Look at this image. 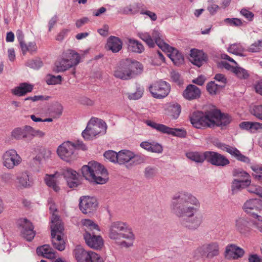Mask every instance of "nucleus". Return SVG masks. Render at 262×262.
Wrapping results in <instances>:
<instances>
[{"instance_id": "obj_32", "label": "nucleus", "mask_w": 262, "mask_h": 262, "mask_svg": "<svg viewBox=\"0 0 262 262\" xmlns=\"http://www.w3.org/2000/svg\"><path fill=\"white\" fill-rule=\"evenodd\" d=\"M81 224L85 231L84 233H92V232H95V230L97 231L100 230L98 225L91 220H82Z\"/></svg>"}, {"instance_id": "obj_37", "label": "nucleus", "mask_w": 262, "mask_h": 262, "mask_svg": "<svg viewBox=\"0 0 262 262\" xmlns=\"http://www.w3.org/2000/svg\"><path fill=\"white\" fill-rule=\"evenodd\" d=\"M32 129L31 127L27 126L24 128H16L12 131L11 135L16 139L26 138L27 136V132Z\"/></svg>"}, {"instance_id": "obj_1", "label": "nucleus", "mask_w": 262, "mask_h": 262, "mask_svg": "<svg viewBox=\"0 0 262 262\" xmlns=\"http://www.w3.org/2000/svg\"><path fill=\"white\" fill-rule=\"evenodd\" d=\"M170 208L172 212L181 218V224L190 229H197L203 222V215L198 212L200 208L199 200L191 193L180 191L172 197Z\"/></svg>"}, {"instance_id": "obj_42", "label": "nucleus", "mask_w": 262, "mask_h": 262, "mask_svg": "<svg viewBox=\"0 0 262 262\" xmlns=\"http://www.w3.org/2000/svg\"><path fill=\"white\" fill-rule=\"evenodd\" d=\"M244 49L240 43L231 44L228 49V51L235 55H242Z\"/></svg>"}, {"instance_id": "obj_13", "label": "nucleus", "mask_w": 262, "mask_h": 262, "mask_svg": "<svg viewBox=\"0 0 262 262\" xmlns=\"http://www.w3.org/2000/svg\"><path fill=\"white\" fill-rule=\"evenodd\" d=\"M198 250L202 256L209 259H211L220 254V246L216 242L204 244Z\"/></svg>"}, {"instance_id": "obj_25", "label": "nucleus", "mask_w": 262, "mask_h": 262, "mask_svg": "<svg viewBox=\"0 0 262 262\" xmlns=\"http://www.w3.org/2000/svg\"><path fill=\"white\" fill-rule=\"evenodd\" d=\"M249 221L244 218H239L235 221V230L242 234L245 235L250 230Z\"/></svg>"}, {"instance_id": "obj_61", "label": "nucleus", "mask_w": 262, "mask_h": 262, "mask_svg": "<svg viewBox=\"0 0 262 262\" xmlns=\"http://www.w3.org/2000/svg\"><path fill=\"white\" fill-rule=\"evenodd\" d=\"M241 14L250 21L252 20L254 17V14L246 9H242Z\"/></svg>"}, {"instance_id": "obj_26", "label": "nucleus", "mask_w": 262, "mask_h": 262, "mask_svg": "<svg viewBox=\"0 0 262 262\" xmlns=\"http://www.w3.org/2000/svg\"><path fill=\"white\" fill-rule=\"evenodd\" d=\"M80 56L74 51L68 50L67 51V70L68 68L75 67L80 62Z\"/></svg>"}, {"instance_id": "obj_49", "label": "nucleus", "mask_w": 262, "mask_h": 262, "mask_svg": "<svg viewBox=\"0 0 262 262\" xmlns=\"http://www.w3.org/2000/svg\"><path fill=\"white\" fill-rule=\"evenodd\" d=\"M53 70L57 72L64 71L66 70V60L61 59L57 60Z\"/></svg>"}, {"instance_id": "obj_57", "label": "nucleus", "mask_w": 262, "mask_h": 262, "mask_svg": "<svg viewBox=\"0 0 262 262\" xmlns=\"http://www.w3.org/2000/svg\"><path fill=\"white\" fill-rule=\"evenodd\" d=\"M142 95L143 91L140 89H137L135 93L129 94L128 98L130 100H138L142 97Z\"/></svg>"}, {"instance_id": "obj_48", "label": "nucleus", "mask_w": 262, "mask_h": 262, "mask_svg": "<svg viewBox=\"0 0 262 262\" xmlns=\"http://www.w3.org/2000/svg\"><path fill=\"white\" fill-rule=\"evenodd\" d=\"M133 158L130 160V162L128 165H127L128 168L131 167L133 166L141 164L144 161L143 157L139 155H136L133 152Z\"/></svg>"}, {"instance_id": "obj_15", "label": "nucleus", "mask_w": 262, "mask_h": 262, "mask_svg": "<svg viewBox=\"0 0 262 262\" xmlns=\"http://www.w3.org/2000/svg\"><path fill=\"white\" fill-rule=\"evenodd\" d=\"M207 161L213 165L225 167L230 164L229 160L224 155L214 151H207Z\"/></svg>"}, {"instance_id": "obj_64", "label": "nucleus", "mask_w": 262, "mask_h": 262, "mask_svg": "<svg viewBox=\"0 0 262 262\" xmlns=\"http://www.w3.org/2000/svg\"><path fill=\"white\" fill-rule=\"evenodd\" d=\"M249 262H262V259L257 254H251L249 257Z\"/></svg>"}, {"instance_id": "obj_54", "label": "nucleus", "mask_w": 262, "mask_h": 262, "mask_svg": "<svg viewBox=\"0 0 262 262\" xmlns=\"http://www.w3.org/2000/svg\"><path fill=\"white\" fill-rule=\"evenodd\" d=\"M149 151L160 154L163 151V147L158 143L152 142L151 143V147Z\"/></svg>"}, {"instance_id": "obj_34", "label": "nucleus", "mask_w": 262, "mask_h": 262, "mask_svg": "<svg viewBox=\"0 0 262 262\" xmlns=\"http://www.w3.org/2000/svg\"><path fill=\"white\" fill-rule=\"evenodd\" d=\"M128 49L131 52L141 53L144 50V48L139 41L129 38L128 39Z\"/></svg>"}, {"instance_id": "obj_40", "label": "nucleus", "mask_w": 262, "mask_h": 262, "mask_svg": "<svg viewBox=\"0 0 262 262\" xmlns=\"http://www.w3.org/2000/svg\"><path fill=\"white\" fill-rule=\"evenodd\" d=\"M223 88V85L216 84L214 81H210L206 85L207 90L211 95H215L217 94Z\"/></svg>"}, {"instance_id": "obj_53", "label": "nucleus", "mask_w": 262, "mask_h": 262, "mask_svg": "<svg viewBox=\"0 0 262 262\" xmlns=\"http://www.w3.org/2000/svg\"><path fill=\"white\" fill-rule=\"evenodd\" d=\"M225 22L232 26L238 27L243 25V22L240 19L237 18H226Z\"/></svg>"}, {"instance_id": "obj_24", "label": "nucleus", "mask_w": 262, "mask_h": 262, "mask_svg": "<svg viewBox=\"0 0 262 262\" xmlns=\"http://www.w3.org/2000/svg\"><path fill=\"white\" fill-rule=\"evenodd\" d=\"M67 162L73 160L76 158L74 151L77 147H80L82 150H86L85 145L82 142L75 144L70 141H67Z\"/></svg>"}, {"instance_id": "obj_45", "label": "nucleus", "mask_w": 262, "mask_h": 262, "mask_svg": "<svg viewBox=\"0 0 262 262\" xmlns=\"http://www.w3.org/2000/svg\"><path fill=\"white\" fill-rule=\"evenodd\" d=\"M139 36L142 40L144 41L149 47L152 48L154 47L155 42L151 38V35L148 33H139Z\"/></svg>"}, {"instance_id": "obj_41", "label": "nucleus", "mask_w": 262, "mask_h": 262, "mask_svg": "<svg viewBox=\"0 0 262 262\" xmlns=\"http://www.w3.org/2000/svg\"><path fill=\"white\" fill-rule=\"evenodd\" d=\"M17 179L20 186L23 187H28L31 185L29 174L27 171L19 173L17 177Z\"/></svg>"}, {"instance_id": "obj_58", "label": "nucleus", "mask_w": 262, "mask_h": 262, "mask_svg": "<svg viewBox=\"0 0 262 262\" xmlns=\"http://www.w3.org/2000/svg\"><path fill=\"white\" fill-rule=\"evenodd\" d=\"M57 153L58 156L64 160L66 158V146L64 143L61 144L57 148Z\"/></svg>"}, {"instance_id": "obj_9", "label": "nucleus", "mask_w": 262, "mask_h": 262, "mask_svg": "<svg viewBox=\"0 0 262 262\" xmlns=\"http://www.w3.org/2000/svg\"><path fill=\"white\" fill-rule=\"evenodd\" d=\"M51 235L52 237V243L54 247L59 251H62L65 249V242L61 235L64 230L63 226L60 224V222L52 219V225H51Z\"/></svg>"}, {"instance_id": "obj_18", "label": "nucleus", "mask_w": 262, "mask_h": 262, "mask_svg": "<svg viewBox=\"0 0 262 262\" xmlns=\"http://www.w3.org/2000/svg\"><path fill=\"white\" fill-rule=\"evenodd\" d=\"M211 127L214 126H225L228 124L231 119L229 115L222 114L216 109H212Z\"/></svg>"}, {"instance_id": "obj_60", "label": "nucleus", "mask_w": 262, "mask_h": 262, "mask_svg": "<svg viewBox=\"0 0 262 262\" xmlns=\"http://www.w3.org/2000/svg\"><path fill=\"white\" fill-rule=\"evenodd\" d=\"M248 191L250 193H255L260 196L262 194V188L259 186H251L249 187Z\"/></svg>"}, {"instance_id": "obj_33", "label": "nucleus", "mask_w": 262, "mask_h": 262, "mask_svg": "<svg viewBox=\"0 0 262 262\" xmlns=\"http://www.w3.org/2000/svg\"><path fill=\"white\" fill-rule=\"evenodd\" d=\"M133 152L128 150H122L118 152V163L119 164H128L133 158Z\"/></svg>"}, {"instance_id": "obj_2", "label": "nucleus", "mask_w": 262, "mask_h": 262, "mask_svg": "<svg viewBox=\"0 0 262 262\" xmlns=\"http://www.w3.org/2000/svg\"><path fill=\"white\" fill-rule=\"evenodd\" d=\"M142 64L139 62L130 59L121 61L115 68L113 75L118 79L128 80L142 73Z\"/></svg>"}, {"instance_id": "obj_27", "label": "nucleus", "mask_w": 262, "mask_h": 262, "mask_svg": "<svg viewBox=\"0 0 262 262\" xmlns=\"http://www.w3.org/2000/svg\"><path fill=\"white\" fill-rule=\"evenodd\" d=\"M106 47L113 53H117L122 49V42L118 37L112 36L107 39Z\"/></svg>"}, {"instance_id": "obj_52", "label": "nucleus", "mask_w": 262, "mask_h": 262, "mask_svg": "<svg viewBox=\"0 0 262 262\" xmlns=\"http://www.w3.org/2000/svg\"><path fill=\"white\" fill-rule=\"evenodd\" d=\"M61 77L59 75L55 76L52 75H48L46 77V82L48 84H57L61 81Z\"/></svg>"}, {"instance_id": "obj_28", "label": "nucleus", "mask_w": 262, "mask_h": 262, "mask_svg": "<svg viewBox=\"0 0 262 262\" xmlns=\"http://www.w3.org/2000/svg\"><path fill=\"white\" fill-rule=\"evenodd\" d=\"M201 94L200 89L195 85H189L183 92V96L188 100L195 99L199 97Z\"/></svg>"}, {"instance_id": "obj_17", "label": "nucleus", "mask_w": 262, "mask_h": 262, "mask_svg": "<svg viewBox=\"0 0 262 262\" xmlns=\"http://www.w3.org/2000/svg\"><path fill=\"white\" fill-rule=\"evenodd\" d=\"M83 238L86 244L91 248L98 250L104 245V241L100 235H96L95 232L84 233Z\"/></svg>"}, {"instance_id": "obj_63", "label": "nucleus", "mask_w": 262, "mask_h": 262, "mask_svg": "<svg viewBox=\"0 0 262 262\" xmlns=\"http://www.w3.org/2000/svg\"><path fill=\"white\" fill-rule=\"evenodd\" d=\"M239 126L243 129L252 131V122H242L239 124Z\"/></svg>"}, {"instance_id": "obj_23", "label": "nucleus", "mask_w": 262, "mask_h": 262, "mask_svg": "<svg viewBox=\"0 0 262 262\" xmlns=\"http://www.w3.org/2000/svg\"><path fill=\"white\" fill-rule=\"evenodd\" d=\"M33 85L27 82L20 83L17 86L11 90L12 93L17 96H23L32 92Z\"/></svg>"}, {"instance_id": "obj_19", "label": "nucleus", "mask_w": 262, "mask_h": 262, "mask_svg": "<svg viewBox=\"0 0 262 262\" xmlns=\"http://www.w3.org/2000/svg\"><path fill=\"white\" fill-rule=\"evenodd\" d=\"M189 60L194 65L200 67L207 60V55L201 50L192 49L190 50Z\"/></svg>"}, {"instance_id": "obj_3", "label": "nucleus", "mask_w": 262, "mask_h": 262, "mask_svg": "<svg viewBox=\"0 0 262 262\" xmlns=\"http://www.w3.org/2000/svg\"><path fill=\"white\" fill-rule=\"evenodd\" d=\"M81 173L85 179L96 184H103L108 180V173L104 167L100 163L91 161L81 168Z\"/></svg>"}, {"instance_id": "obj_7", "label": "nucleus", "mask_w": 262, "mask_h": 262, "mask_svg": "<svg viewBox=\"0 0 262 262\" xmlns=\"http://www.w3.org/2000/svg\"><path fill=\"white\" fill-rule=\"evenodd\" d=\"M73 255L77 262H104L99 254L91 250H85L80 245L75 247Z\"/></svg>"}, {"instance_id": "obj_46", "label": "nucleus", "mask_w": 262, "mask_h": 262, "mask_svg": "<svg viewBox=\"0 0 262 262\" xmlns=\"http://www.w3.org/2000/svg\"><path fill=\"white\" fill-rule=\"evenodd\" d=\"M104 157L110 161L118 163V153L113 150H108L104 153Z\"/></svg>"}, {"instance_id": "obj_10", "label": "nucleus", "mask_w": 262, "mask_h": 262, "mask_svg": "<svg viewBox=\"0 0 262 262\" xmlns=\"http://www.w3.org/2000/svg\"><path fill=\"white\" fill-rule=\"evenodd\" d=\"M148 89L154 98L162 99L169 94L170 91V85L165 81L159 80L150 84Z\"/></svg>"}, {"instance_id": "obj_35", "label": "nucleus", "mask_w": 262, "mask_h": 262, "mask_svg": "<svg viewBox=\"0 0 262 262\" xmlns=\"http://www.w3.org/2000/svg\"><path fill=\"white\" fill-rule=\"evenodd\" d=\"M20 46L23 55H25L27 53L33 54L35 53L37 50V47L35 42H30L26 43L25 41H20Z\"/></svg>"}, {"instance_id": "obj_62", "label": "nucleus", "mask_w": 262, "mask_h": 262, "mask_svg": "<svg viewBox=\"0 0 262 262\" xmlns=\"http://www.w3.org/2000/svg\"><path fill=\"white\" fill-rule=\"evenodd\" d=\"M214 79L216 81H217L218 82L221 83V84L220 85H223L224 88L225 87V84L227 82V79L223 74H216L214 77Z\"/></svg>"}, {"instance_id": "obj_6", "label": "nucleus", "mask_w": 262, "mask_h": 262, "mask_svg": "<svg viewBox=\"0 0 262 262\" xmlns=\"http://www.w3.org/2000/svg\"><path fill=\"white\" fill-rule=\"evenodd\" d=\"M106 129L107 125L105 122L101 119L93 118L88 122L86 128L82 133V136L85 140H93L98 135L105 134Z\"/></svg>"}, {"instance_id": "obj_38", "label": "nucleus", "mask_w": 262, "mask_h": 262, "mask_svg": "<svg viewBox=\"0 0 262 262\" xmlns=\"http://www.w3.org/2000/svg\"><path fill=\"white\" fill-rule=\"evenodd\" d=\"M181 112V106L178 104H174L169 106L168 115L173 119H177L180 116Z\"/></svg>"}, {"instance_id": "obj_55", "label": "nucleus", "mask_w": 262, "mask_h": 262, "mask_svg": "<svg viewBox=\"0 0 262 262\" xmlns=\"http://www.w3.org/2000/svg\"><path fill=\"white\" fill-rule=\"evenodd\" d=\"M155 43L163 51H167V52L169 51L170 49L172 48L170 47L168 44L166 43L163 41L162 38L158 39L156 42H155Z\"/></svg>"}, {"instance_id": "obj_5", "label": "nucleus", "mask_w": 262, "mask_h": 262, "mask_svg": "<svg viewBox=\"0 0 262 262\" xmlns=\"http://www.w3.org/2000/svg\"><path fill=\"white\" fill-rule=\"evenodd\" d=\"M243 208L245 212L260 223L253 222L255 228L262 232V200L259 199H250L244 204Z\"/></svg>"}, {"instance_id": "obj_59", "label": "nucleus", "mask_w": 262, "mask_h": 262, "mask_svg": "<svg viewBox=\"0 0 262 262\" xmlns=\"http://www.w3.org/2000/svg\"><path fill=\"white\" fill-rule=\"evenodd\" d=\"M140 14L147 15L152 21H156L157 19V16L155 12L149 10H141Z\"/></svg>"}, {"instance_id": "obj_4", "label": "nucleus", "mask_w": 262, "mask_h": 262, "mask_svg": "<svg viewBox=\"0 0 262 262\" xmlns=\"http://www.w3.org/2000/svg\"><path fill=\"white\" fill-rule=\"evenodd\" d=\"M107 235L111 240L116 242L121 238L126 239L130 242L135 239V236L130 226L126 223L121 221L111 223L108 227Z\"/></svg>"}, {"instance_id": "obj_20", "label": "nucleus", "mask_w": 262, "mask_h": 262, "mask_svg": "<svg viewBox=\"0 0 262 262\" xmlns=\"http://www.w3.org/2000/svg\"><path fill=\"white\" fill-rule=\"evenodd\" d=\"M244 250L234 244H230L226 246L225 256L227 259H237L244 254Z\"/></svg>"}, {"instance_id": "obj_44", "label": "nucleus", "mask_w": 262, "mask_h": 262, "mask_svg": "<svg viewBox=\"0 0 262 262\" xmlns=\"http://www.w3.org/2000/svg\"><path fill=\"white\" fill-rule=\"evenodd\" d=\"M233 69V73L240 79H247L249 77L248 72L244 69L236 66Z\"/></svg>"}, {"instance_id": "obj_43", "label": "nucleus", "mask_w": 262, "mask_h": 262, "mask_svg": "<svg viewBox=\"0 0 262 262\" xmlns=\"http://www.w3.org/2000/svg\"><path fill=\"white\" fill-rule=\"evenodd\" d=\"M232 176L235 178V179H250V175L247 172L239 168H235L233 170Z\"/></svg>"}, {"instance_id": "obj_16", "label": "nucleus", "mask_w": 262, "mask_h": 262, "mask_svg": "<svg viewBox=\"0 0 262 262\" xmlns=\"http://www.w3.org/2000/svg\"><path fill=\"white\" fill-rule=\"evenodd\" d=\"M4 165L9 169L13 168L21 163V159L14 150H9L6 151L4 156Z\"/></svg>"}, {"instance_id": "obj_14", "label": "nucleus", "mask_w": 262, "mask_h": 262, "mask_svg": "<svg viewBox=\"0 0 262 262\" xmlns=\"http://www.w3.org/2000/svg\"><path fill=\"white\" fill-rule=\"evenodd\" d=\"M79 206L83 213L91 214L96 210L98 202L95 198L82 196L80 198Z\"/></svg>"}, {"instance_id": "obj_50", "label": "nucleus", "mask_w": 262, "mask_h": 262, "mask_svg": "<svg viewBox=\"0 0 262 262\" xmlns=\"http://www.w3.org/2000/svg\"><path fill=\"white\" fill-rule=\"evenodd\" d=\"M250 112L256 118L262 120V105L253 106Z\"/></svg>"}, {"instance_id": "obj_11", "label": "nucleus", "mask_w": 262, "mask_h": 262, "mask_svg": "<svg viewBox=\"0 0 262 262\" xmlns=\"http://www.w3.org/2000/svg\"><path fill=\"white\" fill-rule=\"evenodd\" d=\"M145 122L148 126L163 134L171 135L181 138L185 137L186 135V132L183 129L170 128L165 125L157 123L150 120H147Z\"/></svg>"}, {"instance_id": "obj_31", "label": "nucleus", "mask_w": 262, "mask_h": 262, "mask_svg": "<svg viewBox=\"0 0 262 262\" xmlns=\"http://www.w3.org/2000/svg\"><path fill=\"white\" fill-rule=\"evenodd\" d=\"M168 56L177 66L181 64L184 62V58L182 54L177 49L171 48L168 52Z\"/></svg>"}, {"instance_id": "obj_30", "label": "nucleus", "mask_w": 262, "mask_h": 262, "mask_svg": "<svg viewBox=\"0 0 262 262\" xmlns=\"http://www.w3.org/2000/svg\"><path fill=\"white\" fill-rule=\"evenodd\" d=\"M36 253L38 255L48 259H53L55 257L54 251L48 245L38 247L36 249Z\"/></svg>"}, {"instance_id": "obj_21", "label": "nucleus", "mask_w": 262, "mask_h": 262, "mask_svg": "<svg viewBox=\"0 0 262 262\" xmlns=\"http://www.w3.org/2000/svg\"><path fill=\"white\" fill-rule=\"evenodd\" d=\"M251 180L240 179H234L231 183V189L233 194L237 193L242 189L250 186Z\"/></svg>"}, {"instance_id": "obj_51", "label": "nucleus", "mask_w": 262, "mask_h": 262, "mask_svg": "<svg viewBox=\"0 0 262 262\" xmlns=\"http://www.w3.org/2000/svg\"><path fill=\"white\" fill-rule=\"evenodd\" d=\"M262 50V39L259 40L252 43L248 49L250 52H259Z\"/></svg>"}, {"instance_id": "obj_47", "label": "nucleus", "mask_w": 262, "mask_h": 262, "mask_svg": "<svg viewBox=\"0 0 262 262\" xmlns=\"http://www.w3.org/2000/svg\"><path fill=\"white\" fill-rule=\"evenodd\" d=\"M144 176L147 179H151L154 178L157 173V169L153 166H147L145 168Z\"/></svg>"}, {"instance_id": "obj_39", "label": "nucleus", "mask_w": 262, "mask_h": 262, "mask_svg": "<svg viewBox=\"0 0 262 262\" xmlns=\"http://www.w3.org/2000/svg\"><path fill=\"white\" fill-rule=\"evenodd\" d=\"M56 174V173L54 174H47L45 178V181L46 184L49 187H52L55 191L57 192L59 190V188L56 185V181L55 180V176Z\"/></svg>"}, {"instance_id": "obj_29", "label": "nucleus", "mask_w": 262, "mask_h": 262, "mask_svg": "<svg viewBox=\"0 0 262 262\" xmlns=\"http://www.w3.org/2000/svg\"><path fill=\"white\" fill-rule=\"evenodd\" d=\"M78 173L71 169L67 168V183L71 188L76 187L78 185Z\"/></svg>"}, {"instance_id": "obj_56", "label": "nucleus", "mask_w": 262, "mask_h": 262, "mask_svg": "<svg viewBox=\"0 0 262 262\" xmlns=\"http://www.w3.org/2000/svg\"><path fill=\"white\" fill-rule=\"evenodd\" d=\"M171 79L173 81L177 83L178 84H181L183 82V80L181 78L180 74L176 71H172L170 73Z\"/></svg>"}, {"instance_id": "obj_36", "label": "nucleus", "mask_w": 262, "mask_h": 262, "mask_svg": "<svg viewBox=\"0 0 262 262\" xmlns=\"http://www.w3.org/2000/svg\"><path fill=\"white\" fill-rule=\"evenodd\" d=\"M207 151L204 152H189L186 154L187 157L196 163H203L205 160L207 161Z\"/></svg>"}, {"instance_id": "obj_22", "label": "nucleus", "mask_w": 262, "mask_h": 262, "mask_svg": "<svg viewBox=\"0 0 262 262\" xmlns=\"http://www.w3.org/2000/svg\"><path fill=\"white\" fill-rule=\"evenodd\" d=\"M21 225L24 229L23 231L24 237L27 241H31L35 235L32 223L25 219L21 220Z\"/></svg>"}, {"instance_id": "obj_8", "label": "nucleus", "mask_w": 262, "mask_h": 262, "mask_svg": "<svg viewBox=\"0 0 262 262\" xmlns=\"http://www.w3.org/2000/svg\"><path fill=\"white\" fill-rule=\"evenodd\" d=\"M212 110L206 112L205 113L196 111L192 113L189 118L191 123L196 128H201L203 127H211Z\"/></svg>"}, {"instance_id": "obj_12", "label": "nucleus", "mask_w": 262, "mask_h": 262, "mask_svg": "<svg viewBox=\"0 0 262 262\" xmlns=\"http://www.w3.org/2000/svg\"><path fill=\"white\" fill-rule=\"evenodd\" d=\"M213 145L223 151L228 152L238 161L246 163H249L250 162L249 158L243 155L241 151L235 147L230 146L218 140L214 141Z\"/></svg>"}]
</instances>
